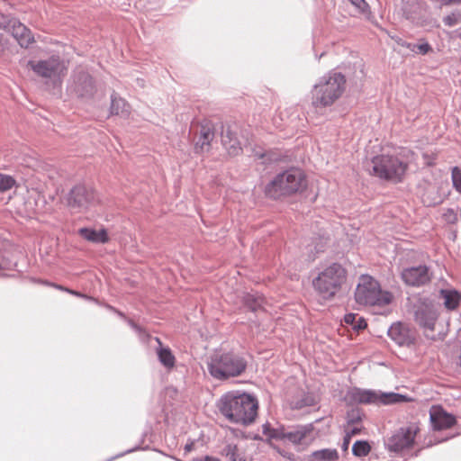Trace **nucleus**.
<instances>
[{
    "label": "nucleus",
    "instance_id": "obj_24",
    "mask_svg": "<svg viewBox=\"0 0 461 461\" xmlns=\"http://www.w3.org/2000/svg\"><path fill=\"white\" fill-rule=\"evenodd\" d=\"M213 138V131L210 127L202 126L199 140L194 145V152L202 153L203 152L205 147L208 149Z\"/></svg>",
    "mask_w": 461,
    "mask_h": 461
},
{
    "label": "nucleus",
    "instance_id": "obj_54",
    "mask_svg": "<svg viewBox=\"0 0 461 461\" xmlns=\"http://www.w3.org/2000/svg\"><path fill=\"white\" fill-rule=\"evenodd\" d=\"M105 308L108 309L109 311L113 312H115V311L117 310V308L108 304V303H105L104 304Z\"/></svg>",
    "mask_w": 461,
    "mask_h": 461
},
{
    "label": "nucleus",
    "instance_id": "obj_1",
    "mask_svg": "<svg viewBox=\"0 0 461 461\" xmlns=\"http://www.w3.org/2000/svg\"><path fill=\"white\" fill-rule=\"evenodd\" d=\"M219 412L230 423L249 426L255 422L258 411V400L254 393L243 390L224 393L217 401Z\"/></svg>",
    "mask_w": 461,
    "mask_h": 461
},
{
    "label": "nucleus",
    "instance_id": "obj_37",
    "mask_svg": "<svg viewBox=\"0 0 461 461\" xmlns=\"http://www.w3.org/2000/svg\"><path fill=\"white\" fill-rule=\"evenodd\" d=\"M361 430L362 429L358 427H353L350 429L346 430L345 435L343 437V442L341 445V449L343 451H347L348 449L352 438L356 435L360 434Z\"/></svg>",
    "mask_w": 461,
    "mask_h": 461
},
{
    "label": "nucleus",
    "instance_id": "obj_9",
    "mask_svg": "<svg viewBox=\"0 0 461 461\" xmlns=\"http://www.w3.org/2000/svg\"><path fill=\"white\" fill-rule=\"evenodd\" d=\"M373 175L380 179L401 183L408 169V163L394 155L381 154L372 160Z\"/></svg>",
    "mask_w": 461,
    "mask_h": 461
},
{
    "label": "nucleus",
    "instance_id": "obj_35",
    "mask_svg": "<svg viewBox=\"0 0 461 461\" xmlns=\"http://www.w3.org/2000/svg\"><path fill=\"white\" fill-rule=\"evenodd\" d=\"M328 243V237L324 234L319 235L317 238L314 239L312 241V244L310 245L309 251L311 253L318 254L320 252H322Z\"/></svg>",
    "mask_w": 461,
    "mask_h": 461
},
{
    "label": "nucleus",
    "instance_id": "obj_22",
    "mask_svg": "<svg viewBox=\"0 0 461 461\" xmlns=\"http://www.w3.org/2000/svg\"><path fill=\"white\" fill-rule=\"evenodd\" d=\"M439 298L443 300L445 308L448 311L456 310L461 302V293L456 289H440Z\"/></svg>",
    "mask_w": 461,
    "mask_h": 461
},
{
    "label": "nucleus",
    "instance_id": "obj_33",
    "mask_svg": "<svg viewBox=\"0 0 461 461\" xmlns=\"http://www.w3.org/2000/svg\"><path fill=\"white\" fill-rule=\"evenodd\" d=\"M114 313L117 314L122 319L125 320V321L128 323V325L135 332H137L142 339H148L149 338V334L147 332V330L145 329H143L141 326H140L139 324H137L135 321H133L131 319L127 318L126 315L124 314V312H122L117 309Z\"/></svg>",
    "mask_w": 461,
    "mask_h": 461
},
{
    "label": "nucleus",
    "instance_id": "obj_38",
    "mask_svg": "<svg viewBox=\"0 0 461 461\" xmlns=\"http://www.w3.org/2000/svg\"><path fill=\"white\" fill-rule=\"evenodd\" d=\"M402 46H405L408 49H411L412 51L421 54V55H426L429 51L432 50V47L428 42H423V43L414 44V45H411V43H405V44H402Z\"/></svg>",
    "mask_w": 461,
    "mask_h": 461
},
{
    "label": "nucleus",
    "instance_id": "obj_30",
    "mask_svg": "<svg viewBox=\"0 0 461 461\" xmlns=\"http://www.w3.org/2000/svg\"><path fill=\"white\" fill-rule=\"evenodd\" d=\"M30 261H0V276H8L5 270L15 269L17 272H23V267H20V264L23 265L24 269L27 268Z\"/></svg>",
    "mask_w": 461,
    "mask_h": 461
},
{
    "label": "nucleus",
    "instance_id": "obj_56",
    "mask_svg": "<svg viewBox=\"0 0 461 461\" xmlns=\"http://www.w3.org/2000/svg\"><path fill=\"white\" fill-rule=\"evenodd\" d=\"M456 36L461 40V27L456 31Z\"/></svg>",
    "mask_w": 461,
    "mask_h": 461
},
{
    "label": "nucleus",
    "instance_id": "obj_44",
    "mask_svg": "<svg viewBox=\"0 0 461 461\" xmlns=\"http://www.w3.org/2000/svg\"><path fill=\"white\" fill-rule=\"evenodd\" d=\"M360 13L369 12V5L366 0H348Z\"/></svg>",
    "mask_w": 461,
    "mask_h": 461
},
{
    "label": "nucleus",
    "instance_id": "obj_16",
    "mask_svg": "<svg viewBox=\"0 0 461 461\" xmlns=\"http://www.w3.org/2000/svg\"><path fill=\"white\" fill-rule=\"evenodd\" d=\"M429 421L432 429L439 431L453 427L456 423V418L441 405H433L429 410Z\"/></svg>",
    "mask_w": 461,
    "mask_h": 461
},
{
    "label": "nucleus",
    "instance_id": "obj_36",
    "mask_svg": "<svg viewBox=\"0 0 461 461\" xmlns=\"http://www.w3.org/2000/svg\"><path fill=\"white\" fill-rule=\"evenodd\" d=\"M17 20L14 15L0 11V29L8 32Z\"/></svg>",
    "mask_w": 461,
    "mask_h": 461
},
{
    "label": "nucleus",
    "instance_id": "obj_53",
    "mask_svg": "<svg viewBox=\"0 0 461 461\" xmlns=\"http://www.w3.org/2000/svg\"><path fill=\"white\" fill-rule=\"evenodd\" d=\"M105 308L108 309L109 311L113 312H115V311L117 310V308L108 304V303H105L104 304Z\"/></svg>",
    "mask_w": 461,
    "mask_h": 461
},
{
    "label": "nucleus",
    "instance_id": "obj_3",
    "mask_svg": "<svg viewBox=\"0 0 461 461\" xmlns=\"http://www.w3.org/2000/svg\"><path fill=\"white\" fill-rule=\"evenodd\" d=\"M348 278L347 269L338 261L320 269L312 280L316 295L324 302L333 300L341 291Z\"/></svg>",
    "mask_w": 461,
    "mask_h": 461
},
{
    "label": "nucleus",
    "instance_id": "obj_21",
    "mask_svg": "<svg viewBox=\"0 0 461 461\" xmlns=\"http://www.w3.org/2000/svg\"><path fill=\"white\" fill-rule=\"evenodd\" d=\"M78 234L87 241L95 244H104L109 241V236L107 230L104 228H102L98 230L88 227L80 228L78 230Z\"/></svg>",
    "mask_w": 461,
    "mask_h": 461
},
{
    "label": "nucleus",
    "instance_id": "obj_17",
    "mask_svg": "<svg viewBox=\"0 0 461 461\" xmlns=\"http://www.w3.org/2000/svg\"><path fill=\"white\" fill-rule=\"evenodd\" d=\"M402 279L410 286H420L430 281L429 269L426 265L413 266L402 271Z\"/></svg>",
    "mask_w": 461,
    "mask_h": 461
},
{
    "label": "nucleus",
    "instance_id": "obj_29",
    "mask_svg": "<svg viewBox=\"0 0 461 461\" xmlns=\"http://www.w3.org/2000/svg\"><path fill=\"white\" fill-rule=\"evenodd\" d=\"M344 321L350 325L355 331H360L367 327L366 321L364 317L358 316L357 313L348 312L344 315Z\"/></svg>",
    "mask_w": 461,
    "mask_h": 461
},
{
    "label": "nucleus",
    "instance_id": "obj_15",
    "mask_svg": "<svg viewBox=\"0 0 461 461\" xmlns=\"http://www.w3.org/2000/svg\"><path fill=\"white\" fill-rule=\"evenodd\" d=\"M387 336L399 347L411 348L416 342L414 331L402 321L392 323L387 330Z\"/></svg>",
    "mask_w": 461,
    "mask_h": 461
},
{
    "label": "nucleus",
    "instance_id": "obj_52",
    "mask_svg": "<svg viewBox=\"0 0 461 461\" xmlns=\"http://www.w3.org/2000/svg\"><path fill=\"white\" fill-rule=\"evenodd\" d=\"M443 5L460 4L461 0H440Z\"/></svg>",
    "mask_w": 461,
    "mask_h": 461
},
{
    "label": "nucleus",
    "instance_id": "obj_26",
    "mask_svg": "<svg viewBox=\"0 0 461 461\" xmlns=\"http://www.w3.org/2000/svg\"><path fill=\"white\" fill-rule=\"evenodd\" d=\"M155 339L159 345L157 354L160 364L167 368L173 367L176 363V357L173 355L172 350L168 347H162V343L158 338H155Z\"/></svg>",
    "mask_w": 461,
    "mask_h": 461
},
{
    "label": "nucleus",
    "instance_id": "obj_43",
    "mask_svg": "<svg viewBox=\"0 0 461 461\" xmlns=\"http://www.w3.org/2000/svg\"><path fill=\"white\" fill-rule=\"evenodd\" d=\"M262 433L266 436V442L270 444L271 440H273L272 434H274V425L270 422L267 421L262 425Z\"/></svg>",
    "mask_w": 461,
    "mask_h": 461
},
{
    "label": "nucleus",
    "instance_id": "obj_59",
    "mask_svg": "<svg viewBox=\"0 0 461 461\" xmlns=\"http://www.w3.org/2000/svg\"><path fill=\"white\" fill-rule=\"evenodd\" d=\"M174 459H175L176 461H182L181 459L176 458V457H174Z\"/></svg>",
    "mask_w": 461,
    "mask_h": 461
},
{
    "label": "nucleus",
    "instance_id": "obj_2",
    "mask_svg": "<svg viewBox=\"0 0 461 461\" xmlns=\"http://www.w3.org/2000/svg\"><path fill=\"white\" fill-rule=\"evenodd\" d=\"M346 88L345 76L331 70L321 77L312 90V105L316 111L331 106L343 95Z\"/></svg>",
    "mask_w": 461,
    "mask_h": 461
},
{
    "label": "nucleus",
    "instance_id": "obj_27",
    "mask_svg": "<svg viewBox=\"0 0 461 461\" xmlns=\"http://www.w3.org/2000/svg\"><path fill=\"white\" fill-rule=\"evenodd\" d=\"M339 458V455L336 448H322L313 451L309 456V461H337Z\"/></svg>",
    "mask_w": 461,
    "mask_h": 461
},
{
    "label": "nucleus",
    "instance_id": "obj_34",
    "mask_svg": "<svg viewBox=\"0 0 461 461\" xmlns=\"http://www.w3.org/2000/svg\"><path fill=\"white\" fill-rule=\"evenodd\" d=\"M365 414L363 411L357 407L351 408L346 412V420L348 425H355L360 423Z\"/></svg>",
    "mask_w": 461,
    "mask_h": 461
},
{
    "label": "nucleus",
    "instance_id": "obj_49",
    "mask_svg": "<svg viewBox=\"0 0 461 461\" xmlns=\"http://www.w3.org/2000/svg\"><path fill=\"white\" fill-rule=\"evenodd\" d=\"M445 216L449 221L456 220L457 218L456 213H455L452 209H448L447 213H445Z\"/></svg>",
    "mask_w": 461,
    "mask_h": 461
},
{
    "label": "nucleus",
    "instance_id": "obj_14",
    "mask_svg": "<svg viewBox=\"0 0 461 461\" xmlns=\"http://www.w3.org/2000/svg\"><path fill=\"white\" fill-rule=\"evenodd\" d=\"M322 418L316 419L313 422L307 424H295L286 426L285 433V441L294 445H300L307 441H312L315 438L314 424L319 423Z\"/></svg>",
    "mask_w": 461,
    "mask_h": 461
},
{
    "label": "nucleus",
    "instance_id": "obj_58",
    "mask_svg": "<svg viewBox=\"0 0 461 461\" xmlns=\"http://www.w3.org/2000/svg\"><path fill=\"white\" fill-rule=\"evenodd\" d=\"M323 55H324V52L321 53V55H320V56H316V58H317L318 59H320Z\"/></svg>",
    "mask_w": 461,
    "mask_h": 461
},
{
    "label": "nucleus",
    "instance_id": "obj_50",
    "mask_svg": "<svg viewBox=\"0 0 461 461\" xmlns=\"http://www.w3.org/2000/svg\"><path fill=\"white\" fill-rule=\"evenodd\" d=\"M7 41L4 39L3 34L0 33V54L6 50Z\"/></svg>",
    "mask_w": 461,
    "mask_h": 461
},
{
    "label": "nucleus",
    "instance_id": "obj_40",
    "mask_svg": "<svg viewBox=\"0 0 461 461\" xmlns=\"http://www.w3.org/2000/svg\"><path fill=\"white\" fill-rule=\"evenodd\" d=\"M451 177L454 188L461 194V168L454 167L452 168Z\"/></svg>",
    "mask_w": 461,
    "mask_h": 461
},
{
    "label": "nucleus",
    "instance_id": "obj_42",
    "mask_svg": "<svg viewBox=\"0 0 461 461\" xmlns=\"http://www.w3.org/2000/svg\"><path fill=\"white\" fill-rule=\"evenodd\" d=\"M459 17H461V13L453 12L443 18V23L446 26L453 27L457 24Z\"/></svg>",
    "mask_w": 461,
    "mask_h": 461
},
{
    "label": "nucleus",
    "instance_id": "obj_20",
    "mask_svg": "<svg viewBox=\"0 0 461 461\" xmlns=\"http://www.w3.org/2000/svg\"><path fill=\"white\" fill-rule=\"evenodd\" d=\"M265 301L266 299L264 295L258 292L246 293L242 297V304L244 308L253 313L265 311Z\"/></svg>",
    "mask_w": 461,
    "mask_h": 461
},
{
    "label": "nucleus",
    "instance_id": "obj_55",
    "mask_svg": "<svg viewBox=\"0 0 461 461\" xmlns=\"http://www.w3.org/2000/svg\"><path fill=\"white\" fill-rule=\"evenodd\" d=\"M252 439L254 440H263L262 437L258 434H255L253 437H252Z\"/></svg>",
    "mask_w": 461,
    "mask_h": 461
},
{
    "label": "nucleus",
    "instance_id": "obj_45",
    "mask_svg": "<svg viewBox=\"0 0 461 461\" xmlns=\"http://www.w3.org/2000/svg\"><path fill=\"white\" fill-rule=\"evenodd\" d=\"M271 447L283 457L287 458L289 460H294V455L293 453L286 451L278 446L271 445Z\"/></svg>",
    "mask_w": 461,
    "mask_h": 461
},
{
    "label": "nucleus",
    "instance_id": "obj_6",
    "mask_svg": "<svg viewBox=\"0 0 461 461\" xmlns=\"http://www.w3.org/2000/svg\"><path fill=\"white\" fill-rule=\"evenodd\" d=\"M305 185L304 173L291 167L276 174L264 187V194L272 200H280L299 192Z\"/></svg>",
    "mask_w": 461,
    "mask_h": 461
},
{
    "label": "nucleus",
    "instance_id": "obj_28",
    "mask_svg": "<svg viewBox=\"0 0 461 461\" xmlns=\"http://www.w3.org/2000/svg\"><path fill=\"white\" fill-rule=\"evenodd\" d=\"M31 280L33 282V283H37V284H41V285H49V286H53L55 287L56 289L58 290H61V291H65L72 295H75L77 297H80V298H84L87 301H93L96 303H98V301L92 297V296H89L87 294H82L81 292H78V291H76V290H72L70 288H68V287H64L63 285H57V284H54V283H51V282H49V281H46V280H42V279H37V278H31Z\"/></svg>",
    "mask_w": 461,
    "mask_h": 461
},
{
    "label": "nucleus",
    "instance_id": "obj_10",
    "mask_svg": "<svg viewBox=\"0 0 461 461\" xmlns=\"http://www.w3.org/2000/svg\"><path fill=\"white\" fill-rule=\"evenodd\" d=\"M97 86L93 76L81 68L74 69L67 83V93L82 101L94 98Z\"/></svg>",
    "mask_w": 461,
    "mask_h": 461
},
{
    "label": "nucleus",
    "instance_id": "obj_57",
    "mask_svg": "<svg viewBox=\"0 0 461 461\" xmlns=\"http://www.w3.org/2000/svg\"><path fill=\"white\" fill-rule=\"evenodd\" d=\"M454 436H455V435H452V436H450V437H447V438H446L445 439H443L442 441L447 440V439H449V438H454Z\"/></svg>",
    "mask_w": 461,
    "mask_h": 461
},
{
    "label": "nucleus",
    "instance_id": "obj_51",
    "mask_svg": "<svg viewBox=\"0 0 461 461\" xmlns=\"http://www.w3.org/2000/svg\"><path fill=\"white\" fill-rule=\"evenodd\" d=\"M254 157L257 158V159H264L263 163H267V160L265 159L266 157H267V154L262 152V151H255L254 152Z\"/></svg>",
    "mask_w": 461,
    "mask_h": 461
},
{
    "label": "nucleus",
    "instance_id": "obj_11",
    "mask_svg": "<svg viewBox=\"0 0 461 461\" xmlns=\"http://www.w3.org/2000/svg\"><path fill=\"white\" fill-rule=\"evenodd\" d=\"M418 428L413 426L400 427L384 439V447L390 453L398 454L411 448L415 440Z\"/></svg>",
    "mask_w": 461,
    "mask_h": 461
},
{
    "label": "nucleus",
    "instance_id": "obj_5",
    "mask_svg": "<svg viewBox=\"0 0 461 461\" xmlns=\"http://www.w3.org/2000/svg\"><path fill=\"white\" fill-rule=\"evenodd\" d=\"M438 304L435 300L423 294L407 297L405 309L407 314L424 331H434L439 316Z\"/></svg>",
    "mask_w": 461,
    "mask_h": 461
},
{
    "label": "nucleus",
    "instance_id": "obj_48",
    "mask_svg": "<svg viewBox=\"0 0 461 461\" xmlns=\"http://www.w3.org/2000/svg\"><path fill=\"white\" fill-rule=\"evenodd\" d=\"M194 439H188L187 443L184 447V450L185 453L191 452L194 448Z\"/></svg>",
    "mask_w": 461,
    "mask_h": 461
},
{
    "label": "nucleus",
    "instance_id": "obj_8",
    "mask_svg": "<svg viewBox=\"0 0 461 461\" xmlns=\"http://www.w3.org/2000/svg\"><path fill=\"white\" fill-rule=\"evenodd\" d=\"M346 400L350 403L392 405L409 402L411 399L407 394L394 392H381L373 389L354 387L348 391Z\"/></svg>",
    "mask_w": 461,
    "mask_h": 461
},
{
    "label": "nucleus",
    "instance_id": "obj_13",
    "mask_svg": "<svg viewBox=\"0 0 461 461\" xmlns=\"http://www.w3.org/2000/svg\"><path fill=\"white\" fill-rule=\"evenodd\" d=\"M28 67L38 77L47 79H52L59 77L60 71L63 68V64L59 56H51L46 59L38 61L29 60Z\"/></svg>",
    "mask_w": 461,
    "mask_h": 461
},
{
    "label": "nucleus",
    "instance_id": "obj_25",
    "mask_svg": "<svg viewBox=\"0 0 461 461\" xmlns=\"http://www.w3.org/2000/svg\"><path fill=\"white\" fill-rule=\"evenodd\" d=\"M221 454L225 456L228 461H247L245 452L240 449L234 443L226 444L222 447Z\"/></svg>",
    "mask_w": 461,
    "mask_h": 461
},
{
    "label": "nucleus",
    "instance_id": "obj_12",
    "mask_svg": "<svg viewBox=\"0 0 461 461\" xmlns=\"http://www.w3.org/2000/svg\"><path fill=\"white\" fill-rule=\"evenodd\" d=\"M97 197L94 189L86 185H76L68 194V205L77 212L87 210L95 205Z\"/></svg>",
    "mask_w": 461,
    "mask_h": 461
},
{
    "label": "nucleus",
    "instance_id": "obj_23",
    "mask_svg": "<svg viewBox=\"0 0 461 461\" xmlns=\"http://www.w3.org/2000/svg\"><path fill=\"white\" fill-rule=\"evenodd\" d=\"M111 115L127 116L130 113V105L125 99L122 98L115 91L111 94Z\"/></svg>",
    "mask_w": 461,
    "mask_h": 461
},
{
    "label": "nucleus",
    "instance_id": "obj_19",
    "mask_svg": "<svg viewBox=\"0 0 461 461\" xmlns=\"http://www.w3.org/2000/svg\"><path fill=\"white\" fill-rule=\"evenodd\" d=\"M8 32L12 34L22 48L26 49L34 42V37L31 30L19 20L14 22V26H12Z\"/></svg>",
    "mask_w": 461,
    "mask_h": 461
},
{
    "label": "nucleus",
    "instance_id": "obj_4",
    "mask_svg": "<svg viewBox=\"0 0 461 461\" xmlns=\"http://www.w3.org/2000/svg\"><path fill=\"white\" fill-rule=\"evenodd\" d=\"M248 361L234 350L216 351L208 362V372L214 379L226 381L241 375L247 369Z\"/></svg>",
    "mask_w": 461,
    "mask_h": 461
},
{
    "label": "nucleus",
    "instance_id": "obj_47",
    "mask_svg": "<svg viewBox=\"0 0 461 461\" xmlns=\"http://www.w3.org/2000/svg\"><path fill=\"white\" fill-rule=\"evenodd\" d=\"M404 17L406 20L411 21L412 23L420 24V22L418 20H416V18L411 12L404 11Z\"/></svg>",
    "mask_w": 461,
    "mask_h": 461
},
{
    "label": "nucleus",
    "instance_id": "obj_46",
    "mask_svg": "<svg viewBox=\"0 0 461 461\" xmlns=\"http://www.w3.org/2000/svg\"><path fill=\"white\" fill-rule=\"evenodd\" d=\"M190 461H221V460L219 457L210 456V455H205L203 456L194 457Z\"/></svg>",
    "mask_w": 461,
    "mask_h": 461
},
{
    "label": "nucleus",
    "instance_id": "obj_41",
    "mask_svg": "<svg viewBox=\"0 0 461 461\" xmlns=\"http://www.w3.org/2000/svg\"><path fill=\"white\" fill-rule=\"evenodd\" d=\"M286 426L284 424L276 423L274 426V434H272L273 440L285 441V433Z\"/></svg>",
    "mask_w": 461,
    "mask_h": 461
},
{
    "label": "nucleus",
    "instance_id": "obj_31",
    "mask_svg": "<svg viewBox=\"0 0 461 461\" xmlns=\"http://www.w3.org/2000/svg\"><path fill=\"white\" fill-rule=\"evenodd\" d=\"M351 451L356 457H364L370 453L371 446L367 440L358 439L354 442Z\"/></svg>",
    "mask_w": 461,
    "mask_h": 461
},
{
    "label": "nucleus",
    "instance_id": "obj_32",
    "mask_svg": "<svg viewBox=\"0 0 461 461\" xmlns=\"http://www.w3.org/2000/svg\"><path fill=\"white\" fill-rule=\"evenodd\" d=\"M315 404V397L310 393H304L300 399L292 402L291 408L293 410H301L304 407L314 406Z\"/></svg>",
    "mask_w": 461,
    "mask_h": 461
},
{
    "label": "nucleus",
    "instance_id": "obj_39",
    "mask_svg": "<svg viewBox=\"0 0 461 461\" xmlns=\"http://www.w3.org/2000/svg\"><path fill=\"white\" fill-rule=\"evenodd\" d=\"M15 184L13 176L0 174V192L10 190Z\"/></svg>",
    "mask_w": 461,
    "mask_h": 461
},
{
    "label": "nucleus",
    "instance_id": "obj_18",
    "mask_svg": "<svg viewBox=\"0 0 461 461\" xmlns=\"http://www.w3.org/2000/svg\"><path fill=\"white\" fill-rule=\"evenodd\" d=\"M221 143L229 155L237 156L242 151L237 134L231 130L230 126H221Z\"/></svg>",
    "mask_w": 461,
    "mask_h": 461
},
{
    "label": "nucleus",
    "instance_id": "obj_7",
    "mask_svg": "<svg viewBox=\"0 0 461 461\" xmlns=\"http://www.w3.org/2000/svg\"><path fill=\"white\" fill-rule=\"evenodd\" d=\"M355 301L361 306H384L391 303L393 295L383 291L379 283L368 275H362L355 293Z\"/></svg>",
    "mask_w": 461,
    "mask_h": 461
}]
</instances>
